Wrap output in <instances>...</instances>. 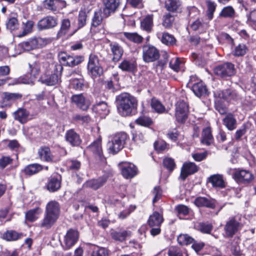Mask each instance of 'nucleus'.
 <instances>
[{"mask_svg":"<svg viewBox=\"0 0 256 256\" xmlns=\"http://www.w3.org/2000/svg\"><path fill=\"white\" fill-rule=\"evenodd\" d=\"M102 64V62L99 59L97 55L94 54H90L89 55L87 68Z\"/></svg>","mask_w":256,"mask_h":256,"instance_id":"obj_62","label":"nucleus"},{"mask_svg":"<svg viewBox=\"0 0 256 256\" xmlns=\"http://www.w3.org/2000/svg\"><path fill=\"white\" fill-rule=\"evenodd\" d=\"M192 78L190 77L188 84H192V90L196 96L200 98L201 96H204L209 94L210 92L203 82L200 80V82L192 84Z\"/></svg>","mask_w":256,"mask_h":256,"instance_id":"obj_22","label":"nucleus"},{"mask_svg":"<svg viewBox=\"0 0 256 256\" xmlns=\"http://www.w3.org/2000/svg\"><path fill=\"white\" fill-rule=\"evenodd\" d=\"M42 210L40 207L28 210L25 214L26 220L30 222H35L38 218L36 215L40 214Z\"/></svg>","mask_w":256,"mask_h":256,"instance_id":"obj_52","label":"nucleus"},{"mask_svg":"<svg viewBox=\"0 0 256 256\" xmlns=\"http://www.w3.org/2000/svg\"><path fill=\"white\" fill-rule=\"evenodd\" d=\"M104 16H102V12L100 9L94 11L92 18L90 29L96 28L102 24Z\"/></svg>","mask_w":256,"mask_h":256,"instance_id":"obj_47","label":"nucleus"},{"mask_svg":"<svg viewBox=\"0 0 256 256\" xmlns=\"http://www.w3.org/2000/svg\"><path fill=\"white\" fill-rule=\"evenodd\" d=\"M66 6V2L64 0H45L44 2V8L52 12L58 11Z\"/></svg>","mask_w":256,"mask_h":256,"instance_id":"obj_24","label":"nucleus"},{"mask_svg":"<svg viewBox=\"0 0 256 256\" xmlns=\"http://www.w3.org/2000/svg\"><path fill=\"white\" fill-rule=\"evenodd\" d=\"M216 99L214 101V108L220 114L226 113V108L222 102L223 99L228 102H238L242 100V96L236 90L228 88L223 90H217L214 93Z\"/></svg>","mask_w":256,"mask_h":256,"instance_id":"obj_2","label":"nucleus"},{"mask_svg":"<svg viewBox=\"0 0 256 256\" xmlns=\"http://www.w3.org/2000/svg\"><path fill=\"white\" fill-rule=\"evenodd\" d=\"M214 138L212 134V128L207 126L204 128L202 134L201 143L207 146L214 145Z\"/></svg>","mask_w":256,"mask_h":256,"instance_id":"obj_34","label":"nucleus"},{"mask_svg":"<svg viewBox=\"0 0 256 256\" xmlns=\"http://www.w3.org/2000/svg\"><path fill=\"white\" fill-rule=\"evenodd\" d=\"M58 25V19L56 18L48 16L40 20L38 24V28L40 30L52 28Z\"/></svg>","mask_w":256,"mask_h":256,"instance_id":"obj_20","label":"nucleus"},{"mask_svg":"<svg viewBox=\"0 0 256 256\" xmlns=\"http://www.w3.org/2000/svg\"><path fill=\"white\" fill-rule=\"evenodd\" d=\"M109 46L112 56V61L114 62H118L123 56L124 52L123 48L117 42H111Z\"/></svg>","mask_w":256,"mask_h":256,"instance_id":"obj_28","label":"nucleus"},{"mask_svg":"<svg viewBox=\"0 0 256 256\" xmlns=\"http://www.w3.org/2000/svg\"><path fill=\"white\" fill-rule=\"evenodd\" d=\"M123 34L129 41L136 44H141L144 40L143 38L137 32H124Z\"/></svg>","mask_w":256,"mask_h":256,"instance_id":"obj_56","label":"nucleus"},{"mask_svg":"<svg viewBox=\"0 0 256 256\" xmlns=\"http://www.w3.org/2000/svg\"><path fill=\"white\" fill-rule=\"evenodd\" d=\"M164 220L162 210L154 211L149 216L147 224L151 228L150 233L152 236H155L161 233V226Z\"/></svg>","mask_w":256,"mask_h":256,"instance_id":"obj_6","label":"nucleus"},{"mask_svg":"<svg viewBox=\"0 0 256 256\" xmlns=\"http://www.w3.org/2000/svg\"><path fill=\"white\" fill-rule=\"evenodd\" d=\"M80 232L77 229H68L64 238L63 243L61 244L62 249L68 250L72 248L78 242Z\"/></svg>","mask_w":256,"mask_h":256,"instance_id":"obj_12","label":"nucleus"},{"mask_svg":"<svg viewBox=\"0 0 256 256\" xmlns=\"http://www.w3.org/2000/svg\"><path fill=\"white\" fill-rule=\"evenodd\" d=\"M71 27V22L68 18L62 19L60 21V28L56 34V38H60L65 36L69 32Z\"/></svg>","mask_w":256,"mask_h":256,"instance_id":"obj_38","label":"nucleus"},{"mask_svg":"<svg viewBox=\"0 0 256 256\" xmlns=\"http://www.w3.org/2000/svg\"><path fill=\"white\" fill-rule=\"evenodd\" d=\"M70 86L76 90H82L84 86V78H73L70 80Z\"/></svg>","mask_w":256,"mask_h":256,"instance_id":"obj_60","label":"nucleus"},{"mask_svg":"<svg viewBox=\"0 0 256 256\" xmlns=\"http://www.w3.org/2000/svg\"><path fill=\"white\" fill-rule=\"evenodd\" d=\"M38 156L40 160L46 162H52L54 156L48 146H42L38 150Z\"/></svg>","mask_w":256,"mask_h":256,"instance_id":"obj_25","label":"nucleus"},{"mask_svg":"<svg viewBox=\"0 0 256 256\" xmlns=\"http://www.w3.org/2000/svg\"><path fill=\"white\" fill-rule=\"evenodd\" d=\"M102 3L103 14L106 18H108L118 10L121 4V0H102Z\"/></svg>","mask_w":256,"mask_h":256,"instance_id":"obj_17","label":"nucleus"},{"mask_svg":"<svg viewBox=\"0 0 256 256\" xmlns=\"http://www.w3.org/2000/svg\"><path fill=\"white\" fill-rule=\"evenodd\" d=\"M248 52V46L244 44H239L234 48L232 54L235 57H242L245 56Z\"/></svg>","mask_w":256,"mask_h":256,"instance_id":"obj_48","label":"nucleus"},{"mask_svg":"<svg viewBox=\"0 0 256 256\" xmlns=\"http://www.w3.org/2000/svg\"><path fill=\"white\" fill-rule=\"evenodd\" d=\"M92 110L100 116L108 115L109 110L107 104L104 102H101L92 106Z\"/></svg>","mask_w":256,"mask_h":256,"instance_id":"obj_46","label":"nucleus"},{"mask_svg":"<svg viewBox=\"0 0 256 256\" xmlns=\"http://www.w3.org/2000/svg\"><path fill=\"white\" fill-rule=\"evenodd\" d=\"M62 176L61 174L55 172L48 178L45 186L50 192H54L60 190L62 186Z\"/></svg>","mask_w":256,"mask_h":256,"instance_id":"obj_15","label":"nucleus"},{"mask_svg":"<svg viewBox=\"0 0 256 256\" xmlns=\"http://www.w3.org/2000/svg\"><path fill=\"white\" fill-rule=\"evenodd\" d=\"M132 232L130 230H121L119 231L114 230L110 232V236L112 240L119 242H124L127 238L131 237Z\"/></svg>","mask_w":256,"mask_h":256,"instance_id":"obj_31","label":"nucleus"},{"mask_svg":"<svg viewBox=\"0 0 256 256\" xmlns=\"http://www.w3.org/2000/svg\"><path fill=\"white\" fill-rule=\"evenodd\" d=\"M29 116V111L24 108H18L13 113L14 119L22 124H24L28 122Z\"/></svg>","mask_w":256,"mask_h":256,"instance_id":"obj_35","label":"nucleus"},{"mask_svg":"<svg viewBox=\"0 0 256 256\" xmlns=\"http://www.w3.org/2000/svg\"><path fill=\"white\" fill-rule=\"evenodd\" d=\"M162 164L169 172H172L176 167L174 159L171 158H165L162 160Z\"/></svg>","mask_w":256,"mask_h":256,"instance_id":"obj_63","label":"nucleus"},{"mask_svg":"<svg viewBox=\"0 0 256 256\" xmlns=\"http://www.w3.org/2000/svg\"><path fill=\"white\" fill-rule=\"evenodd\" d=\"M194 238L188 234H180L177 238L178 243L182 246H188L192 243Z\"/></svg>","mask_w":256,"mask_h":256,"instance_id":"obj_57","label":"nucleus"},{"mask_svg":"<svg viewBox=\"0 0 256 256\" xmlns=\"http://www.w3.org/2000/svg\"><path fill=\"white\" fill-rule=\"evenodd\" d=\"M43 170V166L38 163L29 164L26 166L21 170V174H23L25 178L32 176L34 174H38Z\"/></svg>","mask_w":256,"mask_h":256,"instance_id":"obj_27","label":"nucleus"},{"mask_svg":"<svg viewBox=\"0 0 256 256\" xmlns=\"http://www.w3.org/2000/svg\"><path fill=\"white\" fill-rule=\"evenodd\" d=\"M164 8L170 13H177L181 6L180 0H165Z\"/></svg>","mask_w":256,"mask_h":256,"instance_id":"obj_42","label":"nucleus"},{"mask_svg":"<svg viewBox=\"0 0 256 256\" xmlns=\"http://www.w3.org/2000/svg\"><path fill=\"white\" fill-rule=\"evenodd\" d=\"M58 58L62 64L71 68L80 64L84 60V57L83 56H72L66 52H59Z\"/></svg>","mask_w":256,"mask_h":256,"instance_id":"obj_10","label":"nucleus"},{"mask_svg":"<svg viewBox=\"0 0 256 256\" xmlns=\"http://www.w3.org/2000/svg\"><path fill=\"white\" fill-rule=\"evenodd\" d=\"M207 10H206V16L208 20H211L214 18V14L216 10V4L211 0L206 1Z\"/></svg>","mask_w":256,"mask_h":256,"instance_id":"obj_54","label":"nucleus"},{"mask_svg":"<svg viewBox=\"0 0 256 256\" xmlns=\"http://www.w3.org/2000/svg\"><path fill=\"white\" fill-rule=\"evenodd\" d=\"M242 228L240 219H238L236 216L229 218L224 226V232L226 236L232 238Z\"/></svg>","mask_w":256,"mask_h":256,"instance_id":"obj_11","label":"nucleus"},{"mask_svg":"<svg viewBox=\"0 0 256 256\" xmlns=\"http://www.w3.org/2000/svg\"><path fill=\"white\" fill-rule=\"evenodd\" d=\"M119 80L120 76L118 73V72H116L112 74L108 80L104 82L103 84L105 90L112 92H114L116 90L114 86V83L118 82Z\"/></svg>","mask_w":256,"mask_h":256,"instance_id":"obj_40","label":"nucleus"},{"mask_svg":"<svg viewBox=\"0 0 256 256\" xmlns=\"http://www.w3.org/2000/svg\"><path fill=\"white\" fill-rule=\"evenodd\" d=\"M154 148L158 154H162L169 148V144L164 140L160 139L154 142Z\"/></svg>","mask_w":256,"mask_h":256,"instance_id":"obj_53","label":"nucleus"},{"mask_svg":"<svg viewBox=\"0 0 256 256\" xmlns=\"http://www.w3.org/2000/svg\"><path fill=\"white\" fill-rule=\"evenodd\" d=\"M194 228L202 234H210L213 230L214 226L210 222L208 221L202 222H198L194 226Z\"/></svg>","mask_w":256,"mask_h":256,"instance_id":"obj_41","label":"nucleus"},{"mask_svg":"<svg viewBox=\"0 0 256 256\" xmlns=\"http://www.w3.org/2000/svg\"><path fill=\"white\" fill-rule=\"evenodd\" d=\"M92 154L94 158L102 164L107 163L106 158L104 156L102 146V138L99 136L86 148Z\"/></svg>","mask_w":256,"mask_h":256,"instance_id":"obj_9","label":"nucleus"},{"mask_svg":"<svg viewBox=\"0 0 256 256\" xmlns=\"http://www.w3.org/2000/svg\"><path fill=\"white\" fill-rule=\"evenodd\" d=\"M130 140L128 134L124 132H119L110 137L106 144L108 152L112 155H116L120 152Z\"/></svg>","mask_w":256,"mask_h":256,"instance_id":"obj_5","label":"nucleus"},{"mask_svg":"<svg viewBox=\"0 0 256 256\" xmlns=\"http://www.w3.org/2000/svg\"><path fill=\"white\" fill-rule=\"evenodd\" d=\"M116 102L118 112L122 116H130L136 113L138 100L130 94H120L116 96Z\"/></svg>","mask_w":256,"mask_h":256,"instance_id":"obj_1","label":"nucleus"},{"mask_svg":"<svg viewBox=\"0 0 256 256\" xmlns=\"http://www.w3.org/2000/svg\"><path fill=\"white\" fill-rule=\"evenodd\" d=\"M24 236L22 232L14 230H6L3 233L1 238L7 242H15L20 240Z\"/></svg>","mask_w":256,"mask_h":256,"instance_id":"obj_33","label":"nucleus"},{"mask_svg":"<svg viewBox=\"0 0 256 256\" xmlns=\"http://www.w3.org/2000/svg\"><path fill=\"white\" fill-rule=\"evenodd\" d=\"M199 170V166L194 162H185L181 168L180 178L184 181L189 176L196 173Z\"/></svg>","mask_w":256,"mask_h":256,"instance_id":"obj_16","label":"nucleus"},{"mask_svg":"<svg viewBox=\"0 0 256 256\" xmlns=\"http://www.w3.org/2000/svg\"><path fill=\"white\" fill-rule=\"evenodd\" d=\"M65 138L66 142L72 146H78L82 143V140L80 135L73 129L66 131Z\"/></svg>","mask_w":256,"mask_h":256,"instance_id":"obj_30","label":"nucleus"},{"mask_svg":"<svg viewBox=\"0 0 256 256\" xmlns=\"http://www.w3.org/2000/svg\"><path fill=\"white\" fill-rule=\"evenodd\" d=\"M213 72L219 78L226 80L234 76L236 70L234 64L227 62L216 66L213 69Z\"/></svg>","mask_w":256,"mask_h":256,"instance_id":"obj_7","label":"nucleus"},{"mask_svg":"<svg viewBox=\"0 0 256 256\" xmlns=\"http://www.w3.org/2000/svg\"><path fill=\"white\" fill-rule=\"evenodd\" d=\"M150 105L152 112L158 114L168 113L165 106L160 100L156 97H152L150 99Z\"/></svg>","mask_w":256,"mask_h":256,"instance_id":"obj_36","label":"nucleus"},{"mask_svg":"<svg viewBox=\"0 0 256 256\" xmlns=\"http://www.w3.org/2000/svg\"><path fill=\"white\" fill-rule=\"evenodd\" d=\"M134 123L138 126L150 128L154 124V122L150 116L142 114L135 120Z\"/></svg>","mask_w":256,"mask_h":256,"instance_id":"obj_44","label":"nucleus"},{"mask_svg":"<svg viewBox=\"0 0 256 256\" xmlns=\"http://www.w3.org/2000/svg\"><path fill=\"white\" fill-rule=\"evenodd\" d=\"M118 68L123 72L134 73L137 70L138 65L135 60L124 59L119 64Z\"/></svg>","mask_w":256,"mask_h":256,"instance_id":"obj_29","label":"nucleus"},{"mask_svg":"<svg viewBox=\"0 0 256 256\" xmlns=\"http://www.w3.org/2000/svg\"><path fill=\"white\" fill-rule=\"evenodd\" d=\"M208 182L211 183L212 187L216 188H224L226 186L222 176L219 174L210 176L208 178Z\"/></svg>","mask_w":256,"mask_h":256,"instance_id":"obj_37","label":"nucleus"},{"mask_svg":"<svg viewBox=\"0 0 256 256\" xmlns=\"http://www.w3.org/2000/svg\"><path fill=\"white\" fill-rule=\"evenodd\" d=\"M188 104L184 100H180L175 104L174 117L176 122L180 124H184L190 114Z\"/></svg>","mask_w":256,"mask_h":256,"instance_id":"obj_8","label":"nucleus"},{"mask_svg":"<svg viewBox=\"0 0 256 256\" xmlns=\"http://www.w3.org/2000/svg\"><path fill=\"white\" fill-rule=\"evenodd\" d=\"M200 10L195 6H187L184 10V15L188 18H194L199 14Z\"/></svg>","mask_w":256,"mask_h":256,"instance_id":"obj_58","label":"nucleus"},{"mask_svg":"<svg viewBox=\"0 0 256 256\" xmlns=\"http://www.w3.org/2000/svg\"><path fill=\"white\" fill-rule=\"evenodd\" d=\"M235 14V10L232 6H228L224 7L219 14V16L222 18H233Z\"/></svg>","mask_w":256,"mask_h":256,"instance_id":"obj_61","label":"nucleus"},{"mask_svg":"<svg viewBox=\"0 0 256 256\" xmlns=\"http://www.w3.org/2000/svg\"><path fill=\"white\" fill-rule=\"evenodd\" d=\"M154 15L150 14L144 16L140 20V28L142 30L148 34L152 32L154 26Z\"/></svg>","mask_w":256,"mask_h":256,"instance_id":"obj_26","label":"nucleus"},{"mask_svg":"<svg viewBox=\"0 0 256 256\" xmlns=\"http://www.w3.org/2000/svg\"><path fill=\"white\" fill-rule=\"evenodd\" d=\"M110 254V250L104 247H98L96 250H94L90 254V256H109Z\"/></svg>","mask_w":256,"mask_h":256,"instance_id":"obj_64","label":"nucleus"},{"mask_svg":"<svg viewBox=\"0 0 256 256\" xmlns=\"http://www.w3.org/2000/svg\"><path fill=\"white\" fill-rule=\"evenodd\" d=\"M87 70L88 74L94 80L100 77L104 73L102 64L88 68Z\"/></svg>","mask_w":256,"mask_h":256,"instance_id":"obj_50","label":"nucleus"},{"mask_svg":"<svg viewBox=\"0 0 256 256\" xmlns=\"http://www.w3.org/2000/svg\"><path fill=\"white\" fill-rule=\"evenodd\" d=\"M71 102L82 111H87L90 106V100L86 99L82 94H73Z\"/></svg>","mask_w":256,"mask_h":256,"instance_id":"obj_21","label":"nucleus"},{"mask_svg":"<svg viewBox=\"0 0 256 256\" xmlns=\"http://www.w3.org/2000/svg\"><path fill=\"white\" fill-rule=\"evenodd\" d=\"M22 95L17 93L5 92L2 99V104L3 106L10 107L17 100L20 99Z\"/></svg>","mask_w":256,"mask_h":256,"instance_id":"obj_32","label":"nucleus"},{"mask_svg":"<svg viewBox=\"0 0 256 256\" xmlns=\"http://www.w3.org/2000/svg\"><path fill=\"white\" fill-rule=\"evenodd\" d=\"M108 180V176L106 175H103L96 178H92L86 180L84 184V186L96 190L102 188L106 184Z\"/></svg>","mask_w":256,"mask_h":256,"instance_id":"obj_18","label":"nucleus"},{"mask_svg":"<svg viewBox=\"0 0 256 256\" xmlns=\"http://www.w3.org/2000/svg\"><path fill=\"white\" fill-rule=\"evenodd\" d=\"M44 70L40 76L39 81L48 86H54L58 83L63 68L57 62L42 63Z\"/></svg>","mask_w":256,"mask_h":256,"instance_id":"obj_3","label":"nucleus"},{"mask_svg":"<svg viewBox=\"0 0 256 256\" xmlns=\"http://www.w3.org/2000/svg\"><path fill=\"white\" fill-rule=\"evenodd\" d=\"M168 256H188V250L178 246H171L168 250Z\"/></svg>","mask_w":256,"mask_h":256,"instance_id":"obj_49","label":"nucleus"},{"mask_svg":"<svg viewBox=\"0 0 256 256\" xmlns=\"http://www.w3.org/2000/svg\"><path fill=\"white\" fill-rule=\"evenodd\" d=\"M223 124L229 130H233L236 128V120L232 114H228L222 120Z\"/></svg>","mask_w":256,"mask_h":256,"instance_id":"obj_45","label":"nucleus"},{"mask_svg":"<svg viewBox=\"0 0 256 256\" xmlns=\"http://www.w3.org/2000/svg\"><path fill=\"white\" fill-rule=\"evenodd\" d=\"M118 167L120 174L126 179H131L137 175L138 169L134 164L122 162L119 164Z\"/></svg>","mask_w":256,"mask_h":256,"instance_id":"obj_14","label":"nucleus"},{"mask_svg":"<svg viewBox=\"0 0 256 256\" xmlns=\"http://www.w3.org/2000/svg\"><path fill=\"white\" fill-rule=\"evenodd\" d=\"M60 214V204L56 200H51L46 205L44 218L40 226L49 229L56 222Z\"/></svg>","mask_w":256,"mask_h":256,"instance_id":"obj_4","label":"nucleus"},{"mask_svg":"<svg viewBox=\"0 0 256 256\" xmlns=\"http://www.w3.org/2000/svg\"><path fill=\"white\" fill-rule=\"evenodd\" d=\"M160 52L158 48L152 45L147 44L142 47V59L146 63L154 62L160 58Z\"/></svg>","mask_w":256,"mask_h":256,"instance_id":"obj_13","label":"nucleus"},{"mask_svg":"<svg viewBox=\"0 0 256 256\" xmlns=\"http://www.w3.org/2000/svg\"><path fill=\"white\" fill-rule=\"evenodd\" d=\"M88 14L85 10H80L78 14L77 19V29L74 30V33L78 30L82 28L86 24Z\"/></svg>","mask_w":256,"mask_h":256,"instance_id":"obj_51","label":"nucleus"},{"mask_svg":"<svg viewBox=\"0 0 256 256\" xmlns=\"http://www.w3.org/2000/svg\"><path fill=\"white\" fill-rule=\"evenodd\" d=\"M39 40L36 37L28 38L20 43L22 48L26 51H30L40 48Z\"/></svg>","mask_w":256,"mask_h":256,"instance_id":"obj_39","label":"nucleus"},{"mask_svg":"<svg viewBox=\"0 0 256 256\" xmlns=\"http://www.w3.org/2000/svg\"><path fill=\"white\" fill-rule=\"evenodd\" d=\"M158 38L166 46H170L176 44V40L175 37L168 32L162 33L160 36H158Z\"/></svg>","mask_w":256,"mask_h":256,"instance_id":"obj_43","label":"nucleus"},{"mask_svg":"<svg viewBox=\"0 0 256 256\" xmlns=\"http://www.w3.org/2000/svg\"><path fill=\"white\" fill-rule=\"evenodd\" d=\"M174 21V16L171 13L168 12L162 16V25L164 28L169 29L172 26Z\"/></svg>","mask_w":256,"mask_h":256,"instance_id":"obj_59","label":"nucleus"},{"mask_svg":"<svg viewBox=\"0 0 256 256\" xmlns=\"http://www.w3.org/2000/svg\"><path fill=\"white\" fill-rule=\"evenodd\" d=\"M234 178L240 184H248L254 180V176L248 170H238L234 172Z\"/></svg>","mask_w":256,"mask_h":256,"instance_id":"obj_19","label":"nucleus"},{"mask_svg":"<svg viewBox=\"0 0 256 256\" xmlns=\"http://www.w3.org/2000/svg\"><path fill=\"white\" fill-rule=\"evenodd\" d=\"M216 200L204 196H198L194 202V204L198 208H207L214 209L216 208Z\"/></svg>","mask_w":256,"mask_h":256,"instance_id":"obj_23","label":"nucleus"},{"mask_svg":"<svg viewBox=\"0 0 256 256\" xmlns=\"http://www.w3.org/2000/svg\"><path fill=\"white\" fill-rule=\"evenodd\" d=\"M34 24V22L32 20H28L26 22H22L23 30L18 34V36L22 38L32 32Z\"/></svg>","mask_w":256,"mask_h":256,"instance_id":"obj_55","label":"nucleus"}]
</instances>
